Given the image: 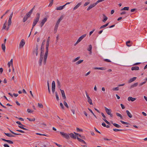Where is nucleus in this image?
Wrapping results in <instances>:
<instances>
[{
  "mask_svg": "<svg viewBox=\"0 0 147 147\" xmlns=\"http://www.w3.org/2000/svg\"><path fill=\"white\" fill-rule=\"evenodd\" d=\"M50 41V37L48 38L46 45V51L44 56L43 63L45 64L46 63L47 59L49 52V46Z\"/></svg>",
  "mask_w": 147,
  "mask_h": 147,
  "instance_id": "nucleus-1",
  "label": "nucleus"
},
{
  "mask_svg": "<svg viewBox=\"0 0 147 147\" xmlns=\"http://www.w3.org/2000/svg\"><path fill=\"white\" fill-rule=\"evenodd\" d=\"M45 40H43L41 47L40 57L39 61V63L40 65H41L42 60L43 58L44 45H45Z\"/></svg>",
  "mask_w": 147,
  "mask_h": 147,
  "instance_id": "nucleus-2",
  "label": "nucleus"
},
{
  "mask_svg": "<svg viewBox=\"0 0 147 147\" xmlns=\"http://www.w3.org/2000/svg\"><path fill=\"white\" fill-rule=\"evenodd\" d=\"M37 17L36 18L34 19V20L33 23L36 24L38 22L40 17V14L39 13H37L36 14Z\"/></svg>",
  "mask_w": 147,
  "mask_h": 147,
  "instance_id": "nucleus-3",
  "label": "nucleus"
},
{
  "mask_svg": "<svg viewBox=\"0 0 147 147\" xmlns=\"http://www.w3.org/2000/svg\"><path fill=\"white\" fill-rule=\"evenodd\" d=\"M60 133L61 134L62 136L63 137L67 139H69V134H67L63 132H60Z\"/></svg>",
  "mask_w": 147,
  "mask_h": 147,
  "instance_id": "nucleus-4",
  "label": "nucleus"
},
{
  "mask_svg": "<svg viewBox=\"0 0 147 147\" xmlns=\"http://www.w3.org/2000/svg\"><path fill=\"white\" fill-rule=\"evenodd\" d=\"M38 44H36V47L34 49V50L33 51V53H34L35 52L36 53V56H37L38 54Z\"/></svg>",
  "mask_w": 147,
  "mask_h": 147,
  "instance_id": "nucleus-5",
  "label": "nucleus"
},
{
  "mask_svg": "<svg viewBox=\"0 0 147 147\" xmlns=\"http://www.w3.org/2000/svg\"><path fill=\"white\" fill-rule=\"evenodd\" d=\"M105 110L107 113L108 115H110L111 117H113V115L111 114V110L110 109H109L106 107H105Z\"/></svg>",
  "mask_w": 147,
  "mask_h": 147,
  "instance_id": "nucleus-6",
  "label": "nucleus"
},
{
  "mask_svg": "<svg viewBox=\"0 0 147 147\" xmlns=\"http://www.w3.org/2000/svg\"><path fill=\"white\" fill-rule=\"evenodd\" d=\"M16 123L19 124V125H19L18 126V127H19L21 129H22L24 130H27V129H26L24 128L23 126H24L19 121H17L16 122Z\"/></svg>",
  "mask_w": 147,
  "mask_h": 147,
  "instance_id": "nucleus-7",
  "label": "nucleus"
},
{
  "mask_svg": "<svg viewBox=\"0 0 147 147\" xmlns=\"http://www.w3.org/2000/svg\"><path fill=\"white\" fill-rule=\"evenodd\" d=\"M96 4L95 3H93V4H91L88 7L87 9V11H89L90 10L94 7Z\"/></svg>",
  "mask_w": 147,
  "mask_h": 147,
  "instance_id": "nucleus-8",
  "label": "nucleus"
},
{
  "mask_svg": "<svg viewBox=\"0 0 147 147\" xmlns=\"http://www.w3.org/2000/svg\"><path fill=\"white\" fill-rule=\"evenodd\" d=\"M25 44V42L24 39H22L20 43V47H22Z\"/></svg>",
  "mask_w": 147,
  "mask_h": 147,
  "instance_id": "nucleus-9",
  "label": "nucleus"
},
{
  "mask_svg": "<svg viewBox=\"0 0 147 147\" xmlns=\"http://www.w3.org/2000/svg\"><path fill=\"white\" fill-rule=\"evenodd\" d=\"M47 21V18H44L42 20L40 24V26L42 27L44 25V24Z\"/></svg>",
  "mask_w": 147,
  "mask_h": 147,
  "instance_id": "nucleus-10",
  "label": "nucleus"
},
{
  "mask_svg": "<svg viewBox=\"0 0 147 147\" xmlns=\"http://www.w3.org/2000/svg\"><path fill=\"white\" fill-rule=\"evenodd\" d=\"M82 4V2H80L78 3L76 6H75L73 8V11L76 10Z\"/></svg>",
  "mask_w": 147,
  "mask_h": 147,
  "instance_id": "nucleus-11",
  "label": "nucleus"
},
{
  "mask_svg": "<svg viewBox=\"0 0 147 147\" xmlns=\"http://www.w3.org/2000/svg\"><path fill=\"white\" fill-rule=\"evenodd\" d=\"M137 77H134L132 78H131L129 79V80L128 81V83H131L132 82L136 80V79Z\"/></svg>",
  "mask_w": 147,
  "mask_h": 147,
  "instance_id": "nucleus-12",
  "label": "nucleus"
},
{
  "mask_svg": "<svg viewBox=\"0 0 147 147\" xmlns=\"http://www.w3.org/2000/svg\"><path fill=\"white\" fill-rule=\"evenodd\" d=\"M34 8V7L32 9H31L29 12H28L26 14V15H27V16H29V17H30L31 14L32 13Z\"/></svg>",
  "mask_w": 147,
  "mask_h": 147,
  "instance_id": "nucleus-13",
  "label": "nucleus"
},
{
  "mask_svg": "<svg viewBox=\"0 0 147 147\" xmlns=\"http://www.w3.org/2000/svg\"><path fill=\"white\" fill-rule=\"evenodd\" d=\"M60 91L63 98L64 99H65L66 97L64 91L61 89H60Z\"/></svg>",
  "mask_w": 147,
  "mask_h": 147,
  "instance_id": "nucleus-14",
  "label": "nucleus"
},
{
  "mask_svg": "<svg viewBox=\"0 0 147 147\" xmlns=\"http://www.w3.org/2000/svg\"><path fill=\"white\" fill-rule=\"evenodd\" d=\"M138 82H136V83H135L134 84L131 85L130 86L129 88L130 89H131L132 88H133L137 86L138 85Z\"/></svg>",
  "mask_w": 147,
  "mask_h": 147,
  "instance_id": "nucleus-15",
  "label": "nucleus"
},
{
  "mask_svg": "<svg viewBox=\"0 0 147 147\" xmlns=\"http://www.w3.org/2000/svg\"><path fill=\"white\" fill-rule=\"evenodd\" d=\"M69 136L70 137L73 139H76L77 137H76V136L74 134L72 133H71L69 134Z\"/></svg>",
  "mask_w": 147,
  "mask_h": 147,
  "instance_id": "nucleus-16",
  "label": "nucleus"
},
{
  "mask_svg": "<svg viewBox=\"0 0 147 147\" xmlns=\"http://www.w3.org/2000/svg\"><path fill=\"white\" fill-rule=\"evenodd\" d=\"M86 34H85L82 35L78 39V40L80 41H81L84 37L86 36Z\"/></svg>",
  "mask_w": 147,
  "mask_h": 147,
  "instance_id": "nucleus-17",
  "label": "nucleus"
},
{
  "mask_svg": "<svg viewBox=\"0 0 147 147\" xmlns=\"http://www.w3.org/2000/svg\"><path fill=\"white\" fill-rule=\"evenodd\" d=\"M94 69H99L102 70H105L106 69V68L105 67H95L94 68Z\"/></svg>",
  "mask_w": 147,
  "mask_h": 147,
  "instance_id": "nucleus-18",
  "label": "nucleus"
},
{
  "mask_svg": "<svg viewBox=\"0 0 147 147\" xmlns=\"http://www.w3.org/2000/svg\"><path fill=\"white\" fill-rule=\"evenodd\" d=\"M139 69V68L138 66L133 67L131 68V70H138Z\"/></svg>",
  "mask_w": 147,
  "mask_h": 147,
  "instance_id": "nucleus-19",
  "label": "nucleus"
},
{
  "mask_svg": "<svg viewBox=\"0 0 147 147\" xmlns=\"http://www.w3.org/2000/svg\"><path fill=\"white\" fill-rule=\"evenodd\" d=\"M1 139L3 141L6 142L9 144H13V142L11 141L10 140H6L5 139H3V138H2V139Z\"/></svg>",
  "mask_w": 147,
  "mask_h": 147,
  "instance_id": "nucleus-20",
  "label": "nucleus"
},
{
  "mask_svg": "<svg viewBox=\"0 0 147 147\" xmlns=\"http://www.w3.org/2000/svg\"><path fill=\"white\" fill-rule=\"evenodd\" d=\"M103 19L102 20V21L104 22H105L108 19V18L104 14H103Z\"/></svg>",
  "mask_w": 147,
  "mask_h": 147,
  "instance_id": "nucleus-21",
  "label": "nucleus"
},
{
  "mask_svg": "<svg viewBox=\"0 0 147 147\" xmlns=\"http://www.w3.org/2000/svg\"><path fill=\"white\" fill-rule=\"evenodd\" d=\"M126 112L129 117L130 118H131L132 117V115L128 111L126 110Z\"/></svg>",
  "mask_w": 147,
  "mask_h": 147,
  "instance_id": "nucleus-22",
  "label": "nucleus"
},
{
  "mask_svg": "<svg viewBox=\"0 0 147 147\" xmlns=\"http://www.w3.org/2000/svg\"><path fill=\"white\" fill-rule=\"evenodd\" d=\"M29 17L27 16V15H26L23 18V22H25L27 20Z\"/></svg>",
  "mask_w": 147,
  "mask_h": 147,
  "instance_id": "nucleus-23",
  "label": "nucleus"
},
{
  "mask_svg": "<svg viewBox=\"0 0 147 147\" xmlns=\"http://www.w3.org/2000/svg\"><path fill=\"white\" fill-rule=\"evenodd\" d=\"M136 98H133L131 97H129L128 98V100L129 101L131 100V101H134L136 100Z\"/></svg>",
  "mask_w": 147,
  "mask_h": 147,
  "instance_id": "nucleus-24",
  "label": "nucleus"
},
{
  "mask_svg": "<svg viewBox=\"0 0 147 147\" xmlns=\"http://www.w3.org/2000/svg\"><path fill=\"white\" fill-rule=\"evenodd\" d=\"M58 26V25L55 24L54 30V33H55L57 32Z\"/></svg>",
  "mask_w": 147,
  "mask_h": 147,
  "instance_id": "nucleus-25",
  "label": "nucleus"
},
{
  "mask_svg": "<svg viewBox=\"0 0 147 147\" xmlns=\"http://www.w3.org/2000/svg\"><path fill=\"white\" fill-rule=\"evenodd\" d=\"M92 46L90 45L89 46V48L87 50L90 52V54L92 53Z\"/></svg>",
  "mask_w": 147,
  "mask_h": 147,
  "instance_id": "nucleus-26",
  "label": "nucleus"
},
{
  "mask_svg": "<svg viewBox=\"0 0 147 147\" xmlns=\"http://www.w3.org/2000/svg\"><path fill=\"white\" fill-rule=\"evenodd\" d=\"M65 7V5L61 6L59 7H57L56 9L57 10H61L63 9L64 7Z\"/></svg>",
  "mask_w": 147,
  "mask_h": 147,
  "instance_id": "nucleus-27",
  "label": "nucleus"
},
{
  "mask_svg": "<svg viewBox=\"0 0 147 147\" xmlns=\"http://www.w3.org/2000/svg\"><path fill=\"white\" fill-rule=\"evenodd\" d=\"M77 138L78 139V140L80 142H82L84 144H86L84 140L80 139V138L78 137H77Z\"/></svg>",
  "mask_w": 147,
  "mask_h": 147,
  "instance_id": "nucleus-28",
  "label": "nucleus"
},
{
  "mask_svg": "<svg viewBox=\"0 0 147 147\" xmlns=\"http://www.w3.org/2000/svg\"><path fill=\"white\" fill-rule=\"evenodd\" d=\"M55 84L54 81H53L52 84V88H55Z\"/></svg>",
  "mask_w": 147,
  "mask_h": 147,
  "instance_id": "nucleus-29",
  "label": "nucleus"
},
{
  "mask_svg": "<svg viewBox=\"0 0 147 147\" xmlns=\"http://www.w3.org/2000/svg\"><path fill=\"white\" fill-rule=\"evenodd\" d=\"M4 134L6 136H7L8 137H14V136H13L12 134H9V133H4Z\"/></svg>",
  "mask_w": 147,
  "mask_h": 147,
  "instance_id": "nucleus-30",
  "label": "nucleus"
},
{
  "mask_svg": "<svg viewBox=\"0 0 147 147\" xmlns=\"http://www.w3.org/2000/svg\"><path fill=\"white\" fill-rule=\"evenodd\" d=\"M1 47L3 51H5V43H3L2 44Z\"/></svg>",
  "mask_w": 147,
  "mask_h": 147,
  "instance_id": "nucleus-31",
  "label": "nucleus"
},
{
  "mask_svg": "<svg viewBox=\"0 0 147 147\" xmlns=\"http://www.w3.org/2000/svg\"><path fill=\"white\" fill-rule=\"evenodd\" d=\"M112 123L113 125L117 128H119L121 127V126L115 123H113V122H112Z\"/></svg>",
  "mask_w": 147,
  "mask_h": 147,
  "instance_id": "nucleus-32",
  "label": "nucleus"
},
{
  "mask_svg": "<svg viewBox=\"0 0 147 147\" xmlns=\"http://www.w3.org/2000/svg\"><path fill=\"white\" fill-rule=\"evenodd\" d=\"M83 61V60H80L76 62V64L77 65H79L80 64V63H81Z\"/></svg>",
  "mask_w": 147,
  "mask_h": 147,
  "instance_id": "nucleus-33",
  "label": "nucleus"
},
{
  "mask_svg": "<svg viewBox=\"0 0 147 147\" xmlns=\"http://www.w3.org/2000/svg\"><path fill=\"white\" fill-rule=\"evenodd\" d=\"M62 20V18L61 17L58 20H57V21L56 24H57V25H59L60 22L61 21V20Z\"/></svg>",
  "mask_w": 147,
  "mask_h": 147,
  "instance_id": "nucleus-34",
  "label": "nucleus"
},
{
  "mask_svg": "<svg viewBox=\"0 0 147 147\" xmlns=\"http://www.w3.org/2000/svg\"><path fill=\"white\" fill-rule=\"evenodd\" d=\"M109 24V23H107L106 24L104 25H103V26H101L100 29H102V28H105V27H106V26H107Z\"/></svg>",
  "mask_w": 147,
  "mask_h": 147,
  "instance_id": "nucleus-35",
  "label": "nucleus"
},
{
  "mask_svg": "<svg viewBox=\"0 0 147 147\" xmlns=\"http://www.w3.org/2000/svg\"><path fill=\"white\" fill-rule=\"evenodd\" d=\"M38 107L40 108H42L43 107V105L41 103H38Z\"/></svg>",
  "mask_w": 147,
  "mask_h": 147,
  "instance_id": "nucleus-36",
  "label": "nucleus"
},
{
  "mask_svg": "<svg viewBox=\"0 0 147 147\" xmlns=\"http://www.w3.org/2000/svg\"><path fill=\"white\" fill-rule=\"evenodd\" d=\"M47 84L49 92L50 94L51 93V91L50 90L49 84V81H48L47 82Z\"/></svg>",
  "mask_w": 147,
  "mask_h": 147,
  "instance_id": "nucleus-37",
  "label": "nucleus"
},
{
  "mask_svg": "<svg viewBox=\"0 0 147 147\" xmlns=\"http://www.w3.org/2000/svg\"><path fill=\"white\" fill-rule=\"evenodd\" d=\"M129 7H125L122 9H121V11H122L123 10H129Z\"/></svg>",
  "mask_w": 147,
  "mask_h": 147,
  "instance_id": "nucleus-38",
  "label": "nucleus"
},
{
  "mask_svg": "<svg viewBox=\"0 0 147 147\" xmlns=\"http://www.w3.org/2000/svg\"><path fill=\"white\" fill-rule=\"evenodd\" d=\"M57 86L58 87V88H60L61 87V85H60V82L58 79H57Z\"/></svg>",
  "mask_w": 147,
  "mask_h": 147,
  "instance_id": "nucleus-39",
  "label": "nucleus"
},
{
  "mask_svg": "<svg viewBox=\"0 0 147 147\" xmlns=\"http://www.w3.org/2000/svg\"><path fill=\"white\" fill-rule=\"evenodd\" d=\"M80 58V56L77 57L75 59L73 60L72 61V62H75L77 61V60H79Z\"/></svg>",
  "mask_w": 147,
  "mask_h": 147,
  "instance_id": "nucleus-40",
  "label": "nucleus"
},
{
  "mask_svg": "<svg viewBox=\"0 0 147 147\" xmlns=\"http://www.w3.org/2000/svg\"><path fill=\"white\" fill-rule=\"evenodd\" d=\"M11 23V19H9L8 26H9Z\"/></svg>",
  "mask_w": 147,
  "mask_h": 147,
  "instance_id": "nucleus-41",
  "label": "nucleus"
},
{
  "mask_svg": "<svg viewBox=\"0 0 147 147\" xmlns=\"http://www.w3.org/2000/svg\"><path fill=\"white\" fill-rule=\"evenodd\" d=\"M88 109L93 114V115H94V116L96 118L97 117H96V115L94 114V113H93V112H92V110L89 109V108H88Z\"/></svg>",
  "mask_w": 147,
  "mask_h": 147,
  "instance_id": "nucleus-42",
  "label": "nucleus"
},
{
  "mask_svg": "<svg viewBox=\"0 0 147 147\" xmlns=\"http://www.w3.org/2000/svg\"><path fill=\"white\" fill-rule=\"evenodd\" d=\"M86 94L87 97L88 99V101H92L91 99L90 98L89 96L86 93Z\"/></svg>",
  "mask_w": 147,
  "mask_h": 147,
  "instance_id": "nucleus-43",
  "label": "nucleus"
},
{
  "mask_svg": "<svg viewBox=\"0 0 147 147\" xmlns=\"http://www.w3.org/2000/svg\"><path fill=\"white\" fill-rule=\"evenodd\" d=\"M27 119L28 120L30 121H35V119L34 118H33L32 119H31L28 118H27Z\"/></svg>",
  "mask_w": 147,
  "mask_h": 147,
  "instance_id": "nucleus-44",
  "label": "nucleus"
},
{
  "mask_svg": "<svg viewBox=\"0 0 147 147\" xmlns=\"http://www.w3.org/2000/svg\"><path fill=\"white\" fill-rule=\"evenodd\" d=\"M53 0H51L50 1V4L49 5V6H51L52 5L53 3Z\"/></svg>",
  "mask_w": 147,
  "mask_h": 147,
  "instance_id": "nucleus-45",
  "label": "nucleus"
},
{
  "mask_svg": "<svg viewBox=\"0 0 147 147\" xmlns=\"http://www.w3.org/2000/svg\"><path fill=\"white\" fill-rule=\"evenodd\" d=\"M113 130L114 131H116V132H117V131H122V129H113Z\"/></svg>",
  "mask_w": 147,
  "mask_h": 147,
  "instance_id": "nucleus-46",
  "label": "nucleus"
},
{
  "mask_svg": "<svg viewBox=\"0 0 147 147\" xmlns=\"http://www.w3.org/2000/svg\"><path fill=\"white\" fill-rule=\"evenodd\" d=\"M55 96L56 97V98L57 99V100H59V97L57 93V92H56L55 93Z\"/></svg>",
  "mask_w": 147,
  "mask_h": 147,
  "instance_id": "nucleus-47",
  "label": "nucleus"
},
{
  "mask_svg": "<svg viewBox=\"0 0 147 147\" xmlns=\"http://www.w3.org/2000/svg\"><path fill=\"white\" fill-rule=\"evenodd\" d=\"M104 61L107 62H111V61L108 59H105Z\"/></svg>",
  "mask_w": 147,
  "mask_h": 147,
  "instance_id": "nucleus-48",
  "label": "nucleus"
},
{
  "mask_svg": "<svg viewBox=\"0 0 147 147\" xmlns=\"http://www.w3.org/2000/svg\"><path fill=\"white\" fill-rule=\"evenodd\" d=\"M90 3V2H86L84 4V7H86Z\"/></svg>",
  "mask_w": 147,
  "mask_h": 147,
  "instance_id": "nucleus-49",
  "label": "nucleus"
},
{
  "mask_svg": "<svg viewBox=\"0 0 147 147\" xmlns=\"http://www.w3.org/2000/svg\"><path fill=\"white\" fill-rule=\"evenodd\" d=\"M105 0H98L95 3L97 5L98 3L101 2H102Z\"/></svg>",
  "mask_w": 147,
  "mask_h": 147,
  "instance_id": "nucleus-50",
  "label": "nucleus"
},
{
  "mask_svg": "<svg viewBox=\"0 0 147 147\" xmlns=\"http://www.w3.org/2000/svg\"><path fill=\"white\" fill-rule=\"evenodd\" d=\"M27 111L28 113H32L33 112V111L31 110V109H27Z\"/></svg>",
  "mask_w": 147,
  "mask_h": 147,
  "instance_id": "nucleus-51",
  "label": "nucleus"
},
{
  "mask_svg": "<svg viewBox=\"0 0 147 147\" xmlns=\"http://www.w3.org/2000/svg\"><path fill=\"white\" fill-rule=\"evenodd\" d=\"M146 83V81H144L143 82H142L141 83H140V84H139V86H140L142 85H143L144 84H145Z\"/></svg>",
  "mask_w": 147,
  "mask_h": 147,
  "instance_id": "nucleus-52",
  "label": "nucleus"
},
{
  "mask_svg": "<svg viewBox=\"0 0 147 147\" xmlns=\"http://www.w3.org/2000/svg\"><path fill=\"white\" fill-rule=\"evenodd\" d=\"M120 121L123 124H126V125H127V124H128L129 123H127V122H124V121H121V120Z\"/></svg>",
  "mask_w": 147,
  "mask_h": 147,
  "instance_id": "nucleus-53",
  "label": "nucleus"
},
{
  "mask_svg": "<svg viewBox=\"0 0 147 147\" xmlns=\"http://www.w3.org/2000/svg\"><path fill=\"white\" fill-rule=\"evenodd\" d=\"M60 106L61 108V109H64V107L62 103H60Z\"/></svg>",
  "mask_w": 147,
  "mask_h": 147,
  "instance_id": "nucleus-54",
  "label": "nucleus"
},
{
  "mask_svg": "<svg viewBox=\"0 0 147 147\" xmlns=\"http://www.w3.org/2000/svg\"><path fill=\"white\" fill-rule=\"evenodd\" d=\"M102 119L107 124H110L109 122H108L106 119Z\"/></svg>",
  "mask_w": 147,
  "mask_h": 147,
  "instance_id": "nucleus-55",
  "label": "nucleus"
},
{
  "mask_svg": "<svg viewBox=\"0 0 147 147\" xmlns=\"http://www.w3.org/2000/svg\"><path fill=\"white\" fill-rule=\"evenodd\" d=\"M10 131L12 134H14L15 135H21L20 134H19L15 133L14 132H13V131H11V130H10Z\"/></svg>",
  "mask_w": 147,
  "mask_h": 147,
  "instance_id": "nucleus-56",
  "label": "nucleus"
},
{
  "mask_svg": "<svg viewBox=\"0 0 147 147\" xmlns=\"http://www.w3.org/2000/svg\"><path fill=\"white\" fill-rule=\"evenodd\" d=\"M76 129L78 131H81V132H82V131H83L82 129H80L78 127L76 128Z\"/></svg>",
  "mask_w": 147,
  "mask_h": 147,
  "instance_id": "nucleus-57",
  "label": "nucleus"
},
{
  "mask_svg": "<svg viewBox=\"0 0 147 147\" xmlns=\"http://www.w3.org/2000/svg\"><path fill=\"white\" fill-rule=\"evenodd\" d=\"M119 89V87H117L113 88V90H118Z\"/></svg>",
  "mask_w": 147,
  "mask_h": 147,
  "instance_id": "nucleus-58",
  "label": "nucleus"
},
{
  "mask_svg": "<svg viewBox=\"0 0 147 147\" xmlns=\"http://www.w3.org/2000/svg\"><path fill=\"white\" fill-rule=\"evenodd\" d=\"M71 111L72 112L73 115L75 114V109L73 108H73H72L71 109Z\"/></svg>",
  "mask_w": 147,
  "mask_h": 147,
  "instance_id": "nucleus-59",
  "label": "nucleus"
},
{
  "mask_svg": "<svg viewBox=\"0 0 147 147\" xmlns=\"http://www.w3.org/2000/svg\"><path fill=\"white\" fill-rule=\"evenodd\" d=\"M64 105L67 108H68V105L67 104V103L66 102H64Z\"/></svg>",
  "mask_w": 147,
  "mask_h": 147,
  "instance_id": "nucleus-60",
  "label": "nucleus"
},
{
  "mask_svg": "<svg viewBox=\"0 0 147 147\" xmlns=\"http://www.w3.org/2000/svg\"><path fill=\"white\" fill-rule=\"evenodd\" d=\"M13 15V12H12V13L10 15V16L9 17V19H11L12 16Z\"/></svg>",
  "mask_w": 147,
  "mask_h": 147,
  "instance_id": "nucleus-61",
  "label": "nucleus"
},
{
  "mask_svg": "<svg viewBox=\"0 0 147 147\" xmlns=\"http://www.w3.org/2000/svg\"><path fill=\"white\" fill-rule=\"evenodd\" d=\"M95 29H94L92 31L90 32L89 33V36L91 35L92 34L93 32L95 31Z\"/></svg>",
  "mask_w": 147,
  "mask_h": 147,
  "instance_id": "nucleus-62",
  "label": "nucleus"
},
{
  "mask_svg": "<svg viewBox=\"0 0 147 147\" xmlns=\"http://www.w3.org/2000/svg\"><path fill=\"white\" fill-rule=\"evenodd\" d=\"M6 23V22H5V23L3 25V29H5V28H6V25H5V24Z\"/></svg>",
  "mask_w": 147,
  "mask_h": 147,
  "instance_id": "nucleus-63",
  "label": "nucleus"
},
{
  "mask_svg": "<svg viewBox=\"0 0 147 147\" xmlns=\"http://www.w3.org/2000/svg\"><path fill=\"white\" fill-rule=\"evenodd\" d=\"M91 73L90 71H89L88 72H87L86 74H85V76H88V75H89Z\"/></svg>",
  "mask_w": 147,
  "mask_h": 147,
  "instance_id": "nucleus-64",
  "label": "nucleus"
}]
</instances>
